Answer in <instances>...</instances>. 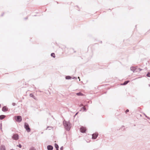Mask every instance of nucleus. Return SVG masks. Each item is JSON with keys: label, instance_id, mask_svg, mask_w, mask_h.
<instances>
[{"label": "nucleus", "instance_id": "obj_1", "mask_svg": "<svg viewBox=\"0 0 150 150\" xmlns=\"http://www.w3.org/2000/svg\"><path fill=\"white\" fill-rule=\"evenodd\" d=\"M63 125L65 129L67 131H69L71 128L70 124L69 122L64 121Z\"/></svg>", "mask_w": 150, "mask_h": 150}, {"label": "nucleus", "instance_id": "obj_2", "mask_svg": "<svg viewBox=\"0 0 150 150\" xmlns=\"http://www.w3.org/2000/svg\"><path fill=\"white\" fill-rule=\"evenodd\" d=\"M14 117L15 120L18 122H20L22 121V117L21 116H15Z\"/></svg>", "mask_w": 150, "mask_h": 150}, {"label": "nucleus", "instance_id": "obj_3", "mask_svg": "<svg viewBox=\"0 0 150 150\" xmlns=\"http://www.w3.org/2000/svg\"><path fill=\"white\" fill-rule=\"evenodd\" d=\"M25 127L27 131L28 132H29L30 131V129L29 127V126L28 124L26 123H25Z\"/></svg>", "mask_w": 150, "mask_h": 150}, {"label": "nucleus", "instance_id": "obj_4", "mask_svg": "<svg viewBox=\"0 0 150 150\" xmlns=\"http://www.w3.org/2000/svg\"><path fill=\"white\" fill-rule=\"evenodd\" d=\"M80 130L81 132L82 133H85L86 130V127H81L80 128Z\"/></svg>", "mask_w": 150, "mask_h": 150}, {"label": "nucleus", "instance_id": "obj_5", "mask_svg": "<svg viewBox=\"0 0 150 150\" xmlns=\"http://www.w3.org/2000/svg\"><path fill=\"white\" fill-rule=\"evenodd\" d=\"M98 135V134L97 133H95L93 134L92 135V138L93 139H96Z\"/></svg>", "mask_w": 150, "mask_h": 150}, {"label": "nucleus", "instance_id": "obj_6", "mask_svg": "<svg viewBox=\"0 0 150 150\" xmlns=\"http://www.w3.org/2000/svg\"><path fill=\"white\" fill-rule=\"evenodd\" d=\"M12 138L15 140H17L18 139V135L17 134H15L13 135Z\"/></svg>", "mask_w": 150, "mask_h": 150}, {"label": "nucleus", "instance_id": "obj_7", "mask_svg": "<svg viewBox=\"0 0 150 150\" xmlns=\"http://www.w3.org/2000/svg\"><path fill=\"white\" fill-rule=\"evenodd\" d=\"M8 110V108L6 106L4 107L2 109V110L4 112H6Z\"/></svg>", "mask_w": 150, "mask_h": 150}, {"label": "nucleus", "instance_id": "obj_8", "mask_svg": "<svg viewBox=\"0 0 150 150\" xmlns=\"http://www.w3.org/2000/svg\"><path fill=\"white\" fill-rule=\"evenodd\" d=\"M47 149L48 150H52L53 149V147L51 145H48L47 146Z\"/></svg>", "mask_w": 150, "mask_h": 150}, {"label": "nucleus", "instance_id": "obj_9", "mask_svg": "<svg viewBox=\"0 0 150 150\" xmlns=\"http://www.w3.org/2000/svg\"><path fill=\"white\" fill-rule=\"evenodd\" d=\"M5 147L4 145H1V150H5Z\"/></svg>", "mask_w": 150, "mask_h": 150}, {"label": "nucleus", "instance_id": "obj_10", "mask_svg": "<svg viewBox=\"0 0 150 150\" xmlns=\"http://www.w3.org/2000/svg\"><path fill=\"white\" fill-rule=\"evenodd\" d=\"M6 116L4 115H2L0 116V119L2 120L4 119L5 117Z\"/></svg>", "mask_w": 150, "mask_h": 150}, {"label": "nucleus", "instance_id": "obj_11", "mask_svg": "<svg viewBox=\"0 0 150 150\" xmlns=\"http://www.w3.org/2000/svg\"><path fill=\"white\" fill-rule=\"evenodd\" d=\"M129 82V81H125L124 83L123 84H121V85H125L127 84Z\"/></svg>", "mask_w": 150, "mask_h": 150}, {"label": "nucleus", "instance_id": "obj_12", "mask_svg": "<svg viewBox=\"0 0 150 150\" xmlns=\"http://www.w3.org/2000/svg\"><path fill=\"white\" fill-rule=\"evenodd\" d=\"M136 68L134 67H132L131 68V69L134 72V71L135 70Z\"/></svg>", "mask_w": 150, "mask_h": 150}, {"label": "nucleus", "instance_id": "obj_13", "mask_svg": "<svg viewBox=\"0 0 150 150\" xmlns=\"http://www.w3.org/2000/svg\"><path fill=\"white\" fill-rule=\"evenodd\" d=\"M76 95L77 96H83V94L79 92L76 93Z\"/></svg>", "mask_w": 150, "mask_h": 150}, {"label": "nucleus", "instance_id": "obj_14", "mask_svg": "<svg viewBox=\"0 0 150 150\" xmlns=\"http://www.w3.org/2000/svg\"><path fill=\"white\" fill-rule=\"evenodd\" d=\"M56 149H58L59 146L57 144H55L54 145Z\"/></svg>", "mask_w": 150, "mask_h": 150}, {"label": "nucleus", "instance_id": "obj_15", "mask_svg": "<svg viewBox=\"0 0 150 150\" xmlns=\"http://www.w3.org/2000/svg\"><path fill=\"white\" fill-rule=\"evenodd\" d=\"M51 55L52 57L54 58H55V55L54 53H51Z\"/></svg>", "mask_w": 150, "mask_h": 150}, {"label": "nucleus", "instance_id": "obj_16", "mask_svg": "<svg viewBox=\"0 0 150 150\" xmlns=\"http://www.w3.org/2000/svg\"><path fill=\"white\" fill-rule=\"evenodd\" d=\"M66 79H70L71 78V77L70 76H67L66 77Z\"/></svg>", "mask_w": 150, "mask_h": 150}, {"label": "nucleus", "instance_id": "obj_17", "mask_svg": "<svg viewBox=\"0 0 150 150\" xmlns=\"http://www.w3.org/2000/svg\"><path fill=\"white\" fill-rule=\"evenodd\" d=\"M146 75L147 76L150 77V73H148Z\"/></svg>", "mask_w": 150, "mask_h": 150}, {"label": "nucleus", "instance_id": "obj_18", "mask_svg": "<svg viewBox=\"0 0 150 150\" xmlns=\"http://www.w3.org/2000/svg\"><path fill=\"white\" fill-rule=\"evenodd\" d=\"M17 146L19 147L20 148H21V147H22V146H21V145L20 144H19L18 145H17Z\"/></svg>", "mask_w": 150, "mask_h": 150}, {"label": "nucleus", "instance_id": "obj_19", "mask_svg": "<svg viewBox=\"0 0 150 150\" xmlns=\"http://www.w3.org/2000/svg\"><path fill=\"white\" fill-rule=\"evenodd\" d=\"M82 109H83L84 111H86V108L84 107H83V108H82Z\"/></svg>", "mask_w": 150, "mask_h": 150}, {"label": "nucleus", "instance_id": "obj_20", "mask_svg": "<svg viewBox=\"0 0 150 150\" xmlns=\"http://www.w3.org/2000/svg\"><path fill=\"white\" fill-rule=\"evenodd\" d=\"M129 112V110L128 109L127 110H126V111H125L126 113H127V112Z\"/></svg>", "mask_w": 150, "mask_h": 150}, {"label": "nucleus", "instance_id": "obj_21", "mask_svg": "<svg viewBox=\"0 0 150 150\" xmlns=\"http://www.w3.org/2000/svg\"><path fill=\"white\" fill-rule=\"evenodd\" d=\"M30 150H35L33 148H32L30 149Z\"/></svg>", "mask_w": 150, "mask_h": 150}, {"label": "nucleus", "instance_id": "obj_22", "mask_svg": "<svg viewBox=\"0 0 150 150\" xmlns=\"http://www.w3.org/2000/svg\"><path fill=\"white\" fill-rule=\"evenodd\" d=\"M12 105H13V106H14L16 104H15V103H12Z\"/></svg>", "mask_w": 150, "mask_h": 150}, {"label": "nucleus", "instance_id": "obj_23", "mask_svg": "<svg viewBox=\"0 0 150 150\" xmlns=\"http://www.w3.org/2000/svg\"><path fill=\"white\" fill-rule=\"evenodd\" d=\"M33 96V95H32V94H30V96Z\"/></svg>", "mask_w": 150, "mask_h": 150}, {"label": "nucleus", "instance_id": "obj_24", "mask_svg": "<svg viewBox=\"0 0 150 150\" xmlns=\"http://www.w3.org/2000/svg\"><path fill=\"white\" fill-rule=\"evenodd\" d=\"M1 130H2V128H1Z\"/></svg>", "mask_w": 150, "mask_h": 150}, {"label": "nucleus", "instance_id": "obj_25", "mask_svg": "<svg viewBox=\"0 0 150 150\" xmlns=\"http://www.w3.org/2000/svg\"><path fill=\"white\" fill-rule=\"evenodd\" d=\"M149 86H150V84L149 85Z\"/></svg>", "mask_w": 150, "mask_h": 150}, {"label": "nucleus", "instance_id": "obj_26", "mask_svg": "<svg viewBox=\"0 0 150 150\" xmlns=\"http://www.w3.org/2000/svg\"><path fill=\"white\" fill-rule=\"evenodd\" d=\"M56 150H59L58 149H56Z\"/></svg>", "mask_w": 150, "mask_h": 150}]
</instances>
